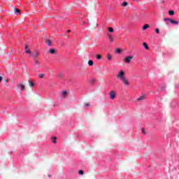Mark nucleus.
Segmentation results:
<instances>
[{
	"mask_svg": "<svg viewBox=\"0 0 179 179\" xmlns=\"http://www.w3.org/2000/svg\"><path fill=\"white\" fill-rule=\"evenodd\" d=\"M117 78L122 82L124 86H129V81L128 80V78L125 77V72H124V71L120 70L117 76Z\"/></svg>",
	"mask_w": 179,
	"mask_h": 179,
	"instance_id": "f257e3e1",
	"label": "nucleus"
},
{
	"mask_svg": "<svg viewBox=\"0 0 179 179\" xmlns=\"http://www.w3.org/2000/svg\"><path fill=\"white\" fill-rule=\"evenodd\" d=\"M164 21L166 22V24H169V23H172V24H178V21L173 20L171 18H165Z\"/></svg>",
	"mask_w": 179,
	"mask_h": 179,
	"instance_id": "f03ea898",
	"label": "nucleus"
},
{
	"mask_svg": "<svg viewBox=\"0 0 179 179\" xmlns=\"http://www.w3.org/2000/svg\"><path fill=\"white\" fill-rule=\"evenodd\" d=\"M24 48L26 54H29L30 56L33 55V52L30 51V49H29V45L27 44L25 45Z\"/></svg>",
	"mask_w": 179,
	"mask_h": 179,
	"instance_id": "7ed1b4c3",
	"label": "nucleus"
},
{
	"mask_svg": "<svg viewBox=\"0 0 179 179\" xmlns=\"http://www.w3.org/2000/svg\"><path fill=\"white\" fill-rule=\"evenodd\" d=\"M132 57L131 56H128L124 59V62L125 64H129L131 61H132Z\"/></svg>",
	"mask_w": 179,
	"mask_h": 179,
	"instance_id": "20e7f679",
	"label": "nucleus"
},
{
	"mask_svg": "<svg viewBox=\"0 0 179 179\" xmlns=\"http://www.w3.org/2000/svg\"><path fill=\"white\" fill-rule=\"evenodd\" d=\"M109 96H110V99L111 100H114V99H115V96H116V94H115V92L114 91H110L109 92Z\"/></svg>",
	"mask_w": 179,
	"mask_h": 179,
	"instance_id": "39448f33",
	"label": "nucleus"
},
{
	"mask_svg": "<svg viewBox=\"0 0 179 179\" xmlns=\"http://www.w3.org/2000/svg\"><path fill=\"white\" fill-rule=\"evenodd\" d=\"M45 43H46L47 45H52V41H51L48 38L45 39Z\"/></svg>",
	"mask_w": 179,
	"mask_h": 179,
	"instance_id": "423d86ee",
	"label": "nucleus"
},
{
	"mask_svg": "<svg viewBox=\"0 0 179 179\" xmlns=\"http://www.w3.org/2000/svg\"><path fill=\"white\" fill-rule=\"evenodd\" d=\"M38 55H40V52H36L34 54L32 53V55H31V57H33L34 58H37Z\"/></svg>",
	"mask_w": 179,
	"mask_h": 179,
	"instance_id": "0eeeda50",
	"label": "nucleus"
},
{
	"mask_svg": "<svg viewBox=\"0 0 179 179\" xmlns=\"http://www.w3.org/2000/svg\"><path fill=\"white\" fill-rule=\"evenodd\" d=\"M17 87L18 88H20V90H21V91L24 90V85H22V84H17Z\"/></svg>",
	"mask_w": 179,
	"mask_h": 179,
	"instance_id": "6e6552de",
	"label": "nucleus"
},
{
	"mask_svg": "<svg viewBox=\"0 0 179 179\" xmlns=\"http://www.w3.org/2000/svg\"><path fill=\"white\" fill-rule=\"evenodd\" d=\"M48 52H50V54L54 55L55 54L56 51L55 49L51 48L49 50H48Z\"/></svg>",
	"mask_w": 179,
	"mask_h": 179,
	"instance_id": "1a4fd4ad",
	"label": "nucleus"
},
{
	"mask_svg": "<svg viewBox=\"0 0 179 179\" xmlns=\"http://www.w3.org/2000/svg\"><path fill=\"white\" fill-rule=\"evenodd\" d=\"M108 39H109V41H110V43H113V41H114V37H113V36L111 35L108 36Z\"/></svg>",
	"mask_w": 179,
	"mask_h": 179,
	"instance_id": "9d476101",
	"label": "nucleus"
},
{
	"mask_svg": "<svg viewBox=\"0 0 179 179\" xmlns=\"http://www.w3.org/2000/svg\"><path fill=\"white\" fill-rule=\"evenodd\" d=\"M143 45L144 47V48H145V50H149V46L148 45V43H143Z\"/></svg>",
	"mask_w": 179,
	"mask_h": 179,
	"instance_id": "9b49d317",
	"label": "nucleus"
},
{
	"mask_svg": "<svg viewBox=\"0 0 179 179\" xmlns=\"http://www.w3.org/2000/svg\"><path fill=\"white\" fill-rule=\"evenodd\" d=\"M149 27H150V26L146 24L143 27V30H146V29H149Z\"/></svg>",
	"mask_w": 179,
	"mask_h": 179,
	"instance_id": "f8f14e48",
	"label": "nucleus"
},
{
	"mask_svg": "<svg viewBox=\"0 0 179 179\" xmlns=\"http://www.w3.org/2000/svg\"><path fill=\"white\" fill-rule=\"evenodd\" d=\"M13 10L15 14L20 13V10L19 8H14Z\"/></svg>",
	"mask_w": 179,
	"mask_h": 179,
	"instance_id": "ddd939ff",
	"label": "nucleus"
},
{
	"mask_svg": "<svg viewBox=\"0 0 179 179\" xmlns=\"http://www.w3.org/2000/svg\"><path fill=\"white\" fill-rule=\"evenodd\" d=\"M144 99H145V96H142L138 97L137 101H141L144 100Z\"/></svg>",
	"mask_w": 179,
	"mask_h": 179,
	"instance_id": "4468645a",
	"label": "nucleus"
},
{
	"mask_svg": "<svg viewBox=\"0 0 179 179\" xmlns=\"http://www.w3.org/2000/svg\"><path fill=\"white\" fill-rule=\"evenodd\" d=\"M88 65H90V66H92V65H93V60H89Z\"/></svg>",
	"mask_w": 179,
	"mask_h": 179,
	"instance_id": "2eb2a0df",
	"label": "nucleus"
},
{
	"mask_svg": "<svg viewBox=\"0 0 179 179\" xmlns=\"http://www.w3.org/2000/svg\"><path fill=\"white\" fill-rule=\"evenodd\" d=\"M29 86L31 87H33V86H34V83L32 82V81H29Z\"/></svg>",
	"mask_w": 179,
	"mask_h": 179,
	"instance_id": "dca6fc26",
	"label": "nucleus"
},
{
	"mask_svg": "<svg viewBox=\"0 0 179 179\" xmlns=\"http://www.w3.org/2000/svg\"><path fill=\"white\" fill-rule=\"evenodd\" d=\"M57 137H53L52 138V143H57Z\"/></svg>",
	"mask_w": 179,
	"mask_h": 179,
	"instance_id": "f3484780",
	"label": "nucleus"
},
{
	"mask_svg": "<svg viewBox=\"0 0 179 179\" xmlns=\"http://www.w3.org/2000/svg\"><path fill=\"white\" fill-rule=\"evenodd\" d=\"M128 6V2L124 1L122 3V6Z\"/></svg>",
	"mask_w": 179,
	"mask_h": 179,
	"instance_id": "a211bd4d",
	"label": "nucleus"
},
{
	"mask_svg": "<svg viewBox=\"0 0 179 179\" xmlns=\"http://www.w3.org/2000/svg\"><path fill=\"white\" fill-rule=\"evenodd\" d=\"M108 30L110 33H113L114 31V29L112 27H109Z\"/></svg>",
	"mask_w": 179,
	"mask_h": 179,
	"instance_id": "6ab92c4d",
	"label": "nucleus"
},
{
	"mask_svg": "<svg viewBox=\"0 0 179 179\" xmlns=\"http://www.w3.org/2000/svg\"><path fill=\"white\" fill-rule=\"evenodd\" d=\"M169 14L171 15V16H173L174 15V10H170L169 12Z\"/></svg>",
	"mask_w": 179,
	"mask_h": 179,
	"instance_id": "aec40b11",
	"label": "nucleus"
},
{
	"mask_svg": "<svg viewBox=\"0 0 179 179\" xmlns=\"http://www.w3.org/2000/svg\"><path fill=\"white\" fill-rule=\"evenodd\" d=\"M155 32L157 33V34H159V33H160V30L159 29V28L155 29Z\"/></svg>",
	"mask_w": 179,
	"mask_h": 179,
	"instance_id": "412c9836",
	"label": "nucleus"
},
{
	"mask_svg": "<svg viewBox=\"0 0 179 179\" xmlns=\"http://www.w3.org/2000/svg\"><path fill=\"white\" fill-rule=\"evenodd\" d=\"M96 59H101V55H96Z\"/></svg>",
	"mask_w": 179,
	"mask_h": 179,
	"instance_id": "4be33fe9",
	"label": "nucleus"
},
{
	"mask_svg": "<svg viewBox=\"0 0 179 179\" xmlns=\"http://www.w3.org/2000/svg\"><path fill=\"white\" fill-rule=\"evenodd\" d=\"M107 58H108V59H109V61H110V59H112V56H111V55H108Z\"/></svg>",
	"mask_w": 179,
	"mask_h": 179,
	"instance_id": "5701e85b",
	"label": "nucleus"
},
{
	"mask_svg": "<svg viewBox=\"0 0 179 179\" xmlns=\"http://www.w3.org/2000/svg\"><path fill=\"white\" fill-rule=\"evenodd\" d=\"M62 94L63 96H66V94H68V92H66V91H64V92H62Z\"/></svg>",
	"mask_w": 179,
	"mask_h": 179,
	"instance_id": "b1692460",
	"label": "nucleus"
},
{
	"mask_svg": "<svg viewBox=\"0 0 179 179\" xmlns=\"http://www.w3.org/2000/svg\"><path fill=\"white\" fill-rule=\"evenodd\" d=\"M141 131H142L143 134H144V135H146V131H145V129L144 128L141 129Z\"/></svg>",
	"mask_w": 179,
	"mask_h": 179,
	"instance_id": "393cba45",
	"label": "nucleus"
},
{
	"mask_svg": "<svg viewBox=\"0 0 179 179\" xmlns=\"http://www.w3.org/2000/svg\"><path fill=\"white\" fill-rule=\"evenodd\" d=\"M78 174H80L81 176H83V174H84L83 171H82V170L79 171Z\"/></svg>",
	"mask_w": 179,
	"mask_h": 179,
	"instance_id": "a878e982",
	"label": "nucleus"
},
{
	"mask_svg": "<svg viewBox=\"0 0 179 179\" xmlns=\"http://www.w3.org/2000/svg\"><path fill=\"white\" fill-rule=\"evenodd\" d=\"M116 52L117 54H120V52H121V49H120V48L116 49Z\"/></svg>",
	"mask_w": 179,
	"mask_h": 179,
	"instance_id": "bb28decb",
	"label": "nucleus"
},
{
	"mask_svg": "<svg viewBox=\"0 0 179 179\" xmlns=\"http://www.w3.org/2000/svg\"><path fill=\"white\" fill-rule=\"evenodd\" d=\"M35 64H36V65L40 64V61H38V60H35Z\"/></svg>",
	"mask_w": 179,
	"mask_h": 179,
	"instance_id": "cd10ccee",
	"label": "nucleus"
},
{
	"mask_svg": "<svg viewBox=\"0 0 179 179\" xmlns=\"http://www.w3.org/2000/svg\"><path fill=\"white\" fill-rule=\"evenodd\" d=\"M39 78L42 79V78H44V73L40 74Z\"/></svg>",
	"mask_w": 179,
	"mask_h": 179,
	"instance_id": "c85d7f7f",
	"label": "nucleus"
},
{
	"mask_svg": "<svg viewBox=\"0 0 179 179\" xmlns=\"http://www.w3.org/2000/svg\"><path fill=\"white\" fill-rule=\"evenodd\" d=\"M89 106H90V103H85V107H89Z\"/></svg>",
	"mask_w": 179,
	"mask_h": 179,
	"instance_id": "c756f323",
	"label": "nucleus"
},
{
	"mask_svg": "<svg viewBox=\"0 0 179 179\" xmlns=\"http://www.w3.org/2000/svg\"><path fill=\"white\" fill-rule=\"evenodd\" d=\"M2 79H3L2 76H0V83L2 82Z\"/></svg>",
	"mask_w": 179,
	"mask_h": 179,
	"instance_id": "7c9ffc66",
	"label": "nucleus"
},
{
	"mask_svg": "<svg viewBox=\"0 0 179 179\" xmlns=\"http://www.w3.org/2000/svg\"><path fill=\"white\" fill-rule=\"evenodd\" d=\"M67 33H71V30H67V31H66Z\"/></svg>",
	"mask_w": 179,
	"mask_h": 179,
	"instance_id": "2f4dec72",
	"label": "nucleus"
},
{
	"mask_svg": "<svg viewBox=\"0 0 179 179\" xmlns=\"http://www.w3.org/2000/svg\"><path fill=\"white\" fill-rule=\"evenodd\" d=\"M48 177H51V175H48Z\"/></svg>",
	"mask_w": 179,
	"mask_h": 179,
	"instance_id": "473e14b6",
	"label": "nucleus"
},
{
	"mask_svg": "<svg viewBox=\"0 0 179 179\" xmlns=\"http://www.w3.org/2000/svg\"><path fill=\"white\" fill-rule=\"evenodd\" d=\"M6 82H8V80H6Z\"/></svg>",
	"mask_w": 179,
	"mask_h": 179,
	"instance_id": "72a5a7b5",
	"label": "nucleus"
},
{
	"mask_svg": "<svg viewBox=\"0 0 179 179\" xmlns=\"http://www.w3.org/2000/svg\"><path fill=\"white\" fill-rule=\"evenodd\" d=\"M133 1H139V0H133Z\"/></svg>",
	"mask_w": 179,
	"mask_h": 179,
	"instance_id": "f704fd0d",
	"label": "nucleus"
}]
</instances>
